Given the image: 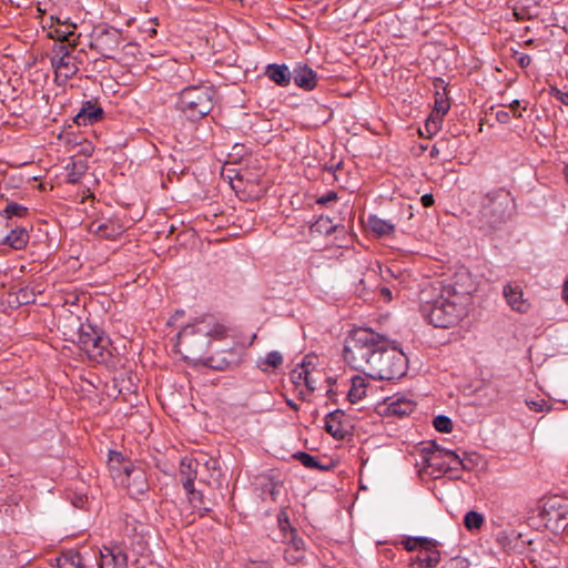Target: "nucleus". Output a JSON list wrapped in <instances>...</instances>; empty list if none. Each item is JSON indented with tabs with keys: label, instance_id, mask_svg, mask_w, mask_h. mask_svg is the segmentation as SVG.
Masks as SVG:
<instances>
[{
	"label": "nucleus",
	"instance_id": "nucleus-1",
	"mask_svg": "<svg viewBox=\"0 0 568 568\" xmlns=\"http://www.w3.org/2000/svg\"><path fill=\"white\" fill-rule=\"evenodd\" d=\"M389 341L371 328L351 331L344 344V361L373 379H390V358L386 355Z\"/></svg>",
	"mask_w": 568,
	"mask_h": 568
},
{
	"label": "nucleus",
	"instance_id": "nucleus-2",
	"mask_svg": "<svg viewBox=\"0 0 568 568\" xmlns=\"http://www.w3.org/2000/svg\"><path fill=\"white\" fill-rule=\"evenodd\" d=\"M225 327L213 316H202L179 332L175 347L190 361H201L213 338H222Z\"/></svg>",
	"mask_w": 568,
	"mask_h": 568
},
{
	"label": "nucleus",
	"instance_id": "nucleus-3",
	"mask_svg": "<svg viewBox=\"0 0 568 568\" xmlns=\"http://www.w3.org/2000/svg\"><path fill=\"white\" fill-rule=\"evenodd\" d=\"M516 213V202L506 187H496L485 193L478 212L479 229L486 233L500 231Z\"/></svg>",
	"mask_w": 568,
	"mask_h": 568
},
{
	"label": "nucleus",
	"instance_id": "nucleus-4",
	"mask_svg": "<svg viewBox=\"0 0 568 568\" xmlns=\"http://www.w3.org/2000/svg\"><path fill=\"white\" fill-rule=\"evenodd\" d=\"M464 296L452 287H445L440 295L422 306V313L435 327L447 328L457 324L466 314Z\"/></svg>",
	"mask_w": 568,
	"mask_h": 568
},
{
	"label": "nucleus",
	"instance_id": "nucleus-5",
	"mask_svg": "<svg viewBox=\"0 0 568 568\" xmlns=\"http://www.w3.org/2000/svg\"><path fill=\"white\" fill-rule=\"evenodd\" d=\"M214 91L209 85H190L179 97L178 109L190 120H200L213 109Z\"/></svg>",
	"mask_w": 568,
	"mask_h": 568
},
{
	"label": "nucleus",
	"instance_id": "nucleus-6",
	"mask_svg": "<svg viewBox=\"0 0 568 568\" xmlns=\"http://www.w3.org/2000/svg\"><path fill=\"white\" fill-rule=\"evenodd\" d=\"M77 343L80 349L93 362L108 363L112 357L110 338L91 325H80Z\"/></svg>",
	"mask_w": 568,
	"mask_h": 568
},
{
	"label": "nucleus",
	"instance_id": "nucleus-7",
	"mask_svg": "<svg viewBox=\"0 0 568 568\" xmlns=\"http://www.w3.org/2000/svg\"><path fill=\"white\" fill-rule=\"evenodd\" d=\"M201 468H205L206 470H211V478L215 481L220 480L221 469L219 467V463L215 459H209L204 464H201L200 460L184 457L180 463V475L181 481L184 489L187 494L199 495L201 497V491H197L194 488V480L197 475L201 473Z\"/></svg>",
	"mask_w": 568,
	"mask_h": 568
},
{
	"label": "nucleus",
	"instance_id": "nucleus-8",
	"mask_svg": "<svg viewBox=\"0 0 568 568\" xmlns=\"http://www.w3.org/2000/svg\"><path fill=\"white\" fill-rule=\"evenodd\" d=\"M280 525L283 530V542L287 545L284 552L286 561L294 565L301 562L305 557L304 540L298 536L296 529L290 527L287 520L285 524L280 521Z\"/></svg>",
	"mask_w": 568,
	"mask_h": 568
},
{
	"label": "nucleus",
	"instance_id": "nucleus-9",
	"mask_svg": "<svg viewBox=\"0 0 568 568\" xmlns=\"http://www.w3.org/2000/svg\"><path fill=\"white\" fill-rule=\"evenodd\" d=\"M51 64L57 79H62L63 81L71 79L79 70L77 59L64 44L59 45L58 51L51 58Z\"/></svg>",
	"mask_w": 568,
	"mask_h": 568
},
{
	"label": "nucleus",
	"instance_id": "nucleus-10",
	"mask_svg": "<svg viewBox=\"0 0 568 568\" xmlns=\"http://www.w3.org/2000/svg\"><path fill=\"white\" fill-rule=\"evenodd\" d=\"M120 45V33L116 29H102L97 32L91 41V48L95 49L102 57L112 59Z\"/></svg>",
	"mask_w": 568,
	"mask_h": 568
},
{
	"label": "nucleus",
	"instance_id": "nucleus-11",
	"mask_svg": "<svg viewBox=\"0 0 568 568\" xmlns=\"http://www.w3.org/2000/svg\"><path fill=\"white\" fill-rule=\"evenodd\" d=\"M422 457L425 467L440 468L439 459L449 458V463L460 464V456L450 449H446L435 442H428L422 449Z\"/></svg>",
	"mask_w": 568,
	"mask_h": 568
},
{
	"label": "nucleus",
	"instance_id": "nucleus-12",
	"mask_svg": "<svg viewBox=\"0 0 568 568\" xmlns=\"http://www.w3.org/2000/svg\"><path fill=\"white\" fill-rule=\"evenodd\" d=\"M129 493L133 497L143 495L149 489L146 475L141 466L126 463L122 466Z\"/></svg>",
	"mask_w": 568,
	"mask_h": 568
},
{
	"label": "nucleus",
	"instance_id": "nucleus-13",
	"mask_svg": "<svg viewBox=\"0 0 568 568\" xmlns=\"http://www.w3.org/2000/svg\"><path fill=\"white\" fill-rule=\"evenodd\" d=\"M434 546L423 545L415 557L410 558L409 565L414 568H435L442 559L438 549L439 542L433 539Z\"/></svg>",
	"mask_w": 568,
	"mask_h": 568
},
{
	"label": "nucleus",
	"instance_id": "nucleus-14",
	"mask_svg": "<svg viewBox=\"0 0 568 568\" xmlns=\"http://www.w3.org/2000/svg\"><path fill=\"white\" fill-rule=\"evenodd\" d=\"M292 79L298 88L306 91L317 85L316 72L306 64H297L292 72Z\"/></svg>",
	"mask_w": 568,
	"mask_h": 568
},
{
	"label": "nucleus",
	"instance_id": "nucleus-15",
	"mask_svg": "<svg viewBox=\"0 0 568 568\" xmlns=\"http://www.w3.org/2000/svg\"><path fill=\"white\" fill-rule=\"evenodd\" d=\"M100 568H128L126 554L119 547L101 551Z\"/></svg>",
	"mask_w": 568,
	"mask_h": 568
},
{
	"label": "nucleus",
	"instance_id": "nucleus-16",
	"mask_svg": "<svg viewBox=\"0 0 568 568\" xmlns=\"http://www.w3.org/2000/svg\"><path fill=\"white\" fill-rule=\"evenodd\" d=\"M504 296L507 304L518 313H526L529 308V303L523 297V291L518 285L507 284L504 286Z\"/></svg>",
	"mask_w": 568,
	"mask_h": 568
},
{
	"label": "nucleus",
	"instance_id": "nucleus-17",
	"mask_svg": "<svg viewBox=\"0 0 568 568\" xmlns=\"http://www.w3.org/2000/svg\"><path fill=\"white\" fill-rule=\"evenodd\" d=\"M6 240L2 245H7L13 250H22L29 242V233L26 227L13 226L12 222L9 223Z\"/></svg>",
	"mask_w": 568,
	"mask_h": 568
},
{
	"label": "nucleus",
	"instance_id": "nucleus-18",
	"mask_svg": "<svg viewBox=\"0 0 568 568\" xmlns=\"http://www.w3.org/2000/svg\"><path fill=\"white\" fill-rule=\"evenodd\" d=\"M90 231L104 239H115L123 233L124 227L118 222L105 220L92 222Z\"/></svg>",
	"mask_w": 568,
	"mask_h": 568
},
{
	"label": "nucleus",
	"instance_id": "nucleus-19",
	"mask_svg": "<svg viewBox=\"0 0 568 568\" xmlns=\"http://www.w3.org/2000/svg\"><path fill=\"white\" fill-rule=\"evenodd\" d=\"M101 118L102 109L91 101H87L75 114L73 121L77 125H88L99 121Z\"/></svg>",
	"mask_w": 568,
	"mask_h": 568
},
{
	"label": "nucleus",
	"instance_id": "nucleus-20",
	"mask_svg": "<svg viewBox=\"0 0 568 568\" xmlns=\"http://www.w3.org/2000/svg\"><path fill=\"white\" fill-rule=\"evenodd\" d=\"M344 416L343 412L336 409L329 414H327L325 418V429L328 434L337 439L344 438L346 434V429L342 424V417Z\"/></svg>",
	"mask_w": 568,
	"mask_h": 568
},
{
	"label": "nucleus",
	"instance_id": "nucleus-21",
	"mask_svg": "<svg viewBox=\"0 0 568 568\" xmlns=\"http://www.w3.org/2000/svg\"><path fill=\"white\" fill-rule=\"evenodd\" d=\"M408 356L393 341V379L402 378L407 374Z\"/></svg>",
	"mask_w": 568,
	"mask_h": 568
},
{
	"label": "nucleus",
	"instance_id": "nucleus-22",
	"mask_svg": "<svg viewBox=\"0 0 568 568\" xmlns=\"http://www.w3.org/2000/svg\"><path fill=\"white\" fill-rule=\"evenodd\" d=\"M265 74L280 87H287L291 83L292 72L285 64H270Z\"/></svg>",
	"mask_w": 568,
	"mask_h": 568
},
{
	"label": "nucleus",
	"instance_id": "nucleus-23",
	"mask_svg": "<svg viewBox=\"0 0 568 568\" xmlns=\"http://www.w3.org/2000/svg\"><path fill=\"white\" fill-rule=\"evenodd\" d=\"M416 408V402L399 393L393 394V416L404 417L412 414Z\"/></svg>",
	"mask_w": 568,
	"mask_h": 568
},
{
	"label": "nucleus",
	"instance_id": "nucleus-24",
	"mask_svg": "<svg viewBox=\"0 0 568 568\" xmlns=\"http://www.w3.org/2000/svg\"><path fill=\"white\" fill-rule=\"evenodd\" d=\"M367 230L376 237H382L390 232V223L379 219L375 214H369L365 221Z\"/></svg>",
	"mask_w": 568,
	"mask_h": 568
},
{
	"label": "nucleus",
	"instance_id": "nucleus-25",
	"mask_svg": "<svg viewBox=\"0 0 568 568\" xmlns=\"http://www.w3.org/2000/svg\"><path fill=\"white\" fill-rule=\"evenodd\" d=\"M366 381L364 377L356 375L352 378V385L347 393L348 400L353 404L358 403L366 395Z\"/></svg>",
	"mask_w": 568,
	"mask_h": 568
},
{
	"label": "nucleus",
	"instance_id": "nucleus-26",
	"mask_svg": "<svg viewBox=\"0 0 568 568\" xmlns=\"http://www.w3.org/2000/svg\"><path fill=\"white\" fill-rule=\"evenodd\" d=\"M402 545L403 548L407 551H415L418 550L423 545H430L433 544V538L428 537H409V536H403L400 540H393V545Z\"/></svg>",
	"mask_w": 568,
	"mask_h": 568
},
{
	"label": "nucleus",
	"instance_id": "nucleus-27",
	"mask_svg": "<svg viewBox=\"0 0 568 568\" xmlns=\"http://www.w3.org/2000/svg\"><path fill=\"white\" fill-rule=\"evenodd\" d=\"M58 568H83L82 557L79 552H65L58 558Z\"/></svg>",
	"mask_w": 568,
	"mask_h": 568
},
{
	"label": "nucleus",
	"instance_id": "nucleus-28",
	"mask_svg": "<svg viewBox=\"0 0 568 568\" xmlns=\"http://www.w3.org/2000/svg\"><path fill=\"white\" fill-rule=\"evenodd\" d=\"M449 462H450L449 458L439 459V463L443 466H440V468H432L433 474L434 473L448 474V473L457 471L459 469L470 470V466L468 464H466L465 459L460 458V464H455L454 462L453 463H449Z\"/></svg>",
	"mask_w": 568,
	"mask_h": 568
},
{
	"label": "nucleus",
	"instance_id": "nucleus-29",
	"mask_svg": "<svg viewBox=\"0 0 568 568\" xmlns=\"http://www.w3.org/2000/svg\"><path fill=\"white\" fill-rule=\"evenodd\" d=\"M28 209L16 202L8 203L6 207L0 212V215H6L7 220L11 222L13 216L22 217L27 214Z\"/></svg>",
	"mask_w": 568,
	"mask_h": 568
},
{
	"label": "nucleus",
	"instance_id": "nucleus-30",
	"mask_svg": "<svg viewBox=\"0 0 568 568\" xmlns=\"http://www.w3.org/2000/svg\"><path fill=\"white\" fill-rule=\"evenodd\" d=\"M464 525L468 530L479 529L484 525V516L475 510H469L464 517Z\"/></svg>",
	"mask_w": 568,
	"mask_h": 568
},
{
	"label": "nucleus",
	"instance_id": "nucleus-31",
	"mask_svg": "<svg viewBox=\"0 0 568 568\" xmlns=\"http://www.w3.org/2000/svg\"><path fill=\"white\" fill-rule=\"evenodd\" d=\"M307 365H310V362H306L304 359L303 363L298 367L294 368L291 372V381L296 386L304 385V381L307 376Z\"/></svg>",
	"mask_w": 568,
	"mask_h": 568
},
{
	"label": "nucleus",
	"instance_id": "nucleus-32",
	"mask_svg": "<svg viewBox=\"0 0 568 568\" xmlns=\"http://www.w3.org/2000/svg\"><path fill=\"white\" fill-rule=\"evenodd\" d=\"M443 118L440 115H437L435 113H430L425 122V131L429 136L437 133L442 126Z\"/></svg>",
	"mask_w": 568,
	"mask_h": 568
},
{
	"label": "nucleus",
	"instance_id": "nucleus-33",
	"mask_svg": "<svg viewBox=\"0 0 568 568\" xmlns=\"http://www.w3.org/2000/svg\"><path fill=\"white\" fill-rule=\"evenodd\" d=\"M450 108L449 101L438 91L435 94V106L432 113L444 116Z\"/></svg>",
	"mask_w": 568,
	"mask_h": 568
},
{
	"label": "nucleus",
	"instance_id": "nucleus-34",
	"mask_svg": "<svg viewBox=\"0 0 568 568\" xmlns=\"http://www.w3.org/2000/svg\"><path fill=\"white\" fill-rule=\"evenodd\" d=\"M294 457L301 462V464L310 469H323L317 459L312 455L300 452L294 455Z\"/></svg>",
	"mask_w": 568,
	"mask_h": 568
},
{
	"label": "nucleus",
	"instance_id": "nucleus-35",
	"mask_svg": "<svg viewBox=\"0 0 568 568\" xmlns=\"http://www.w3.org/2000/svg\"><path fill=\"white\" fill-rule=\"evenodd\" d=\"M433 425L436 430L440 433H450L453 429V422L445 415H438L434 418Z\"/></svg>",
	"mask_w": 568,
	"mask_h": 568
},
{
	"label": "nucleus",
	"instance_id": "nucleus-36",
	"mask_svg": "<svg viewBox=\"0 0 568 568\" xmlns=\"http://www.w3.org/2000/svg\"><path fill=\"white\" fill-rule=\"evenodd\" d=\"M282 363L283 357L281 353L272 351L266 355L265 359L263 361V365H265L266 367H263L262 369L266 371L267 367L277 368Z\"/></svg>",
	"mask_w": 568,
	"mask_h": 568
},
{
	"label": "nucleus",
	"instance_id": "nucleus-37",
	"mask_svg": "<svg viewBox=\"0 0 568 568\" xmlns=\"http://www.w3.org/2000/svg\"><path fill=\"white\" fill-rule=\"evenodd\" d=\"M67 169L69 170L68 181L70 183H78L84 172V166L80 165L79 168L78 164L73 163L71 169L69 166Z\"/></svg>",
	"mask_w": 568,
	"mask_h": 568
},
{
	"label": "nucleus",
	"instance_id": "nucleus-38",
	"mask_svg": "<svg viewBox=\"0 0 568 568\" xmlns=\"http://www.w3.org/2000/svg\"><path fill=\"white\" fill-rule=\"evenodd\" d=\"M125 465L124 457L121 453L118 452H110L109 455V465L112 469H118L121 465Z\"/></svg>",
	"mask_w": 568,
	"mask_h": 568
},
{
	"label": "nucleus",
	"instance_id": "nucleus-39",
	"mask_svg": "<svg viewBox=\"0 0 568 568\" xmlns=\"http://www.w3.org/2000/svg\"><path fill=\"white\" fill-rule=\"evenodd\" d=\"M513 16L517 21H524L530 19L531 16L526 7H514Z\"/></svg>",
	"mask_w": 568,
	"mask_h": 568
},
{
	"label": "nucleus",
	"instance_id": "nucleus-40",
	"mask_svg": "<svg viewBox=\"0 0 568 568\" xmlns=\"http://www.w3.org/2000/svg\"><path fill=\"white\" fill-rule=\"evenodd\" d=\"M9 223L10 221L7 220L6 215H0V245H2V242L6 240L4 236H7Z\"/></svg>",
	"mask_w": 568,
	"mask_h": 568
},
{
	"label": "nucleus",
	"instance_id": "nucleus-41",
	"mask_svg": "<svg viewBox=\"0 0 568 568\" xmlns=\"http://www.w3.org/2000/svg\"><path fill=\"white\" fill-rule=\"evenodd\" d=\"M304 386L306 387L308 393H312L316 388V379L313 377V373L307 367V376L304 381Z\"/></svg>",
	"mask_w": 568,
	"mask_h": 568
},
{
	"label": "nucleus",
	"instance_id": "nucleus-42",
	"mask_svg": "<svg viewBox=\"0 0 568 568\" xmlns=\"http://www.w3.org/2000/svg\"><path fill=\"white\" fill-rule=\"evenodd\" d=\"M376 410L381 416H387L390 414V403L387 402V398L376 406Z\"/></svg>",
	"mask_w": 568,
	"mask_h": 568
},
{
	"label": "nucleus",
	"instance_id": "nucleus-43",
	"mask_svg": "<svg viewBox=\"0 0 568 568\" xmlns=\"http://www.w3.org/2000/svg\"><path fill=\"white\" fill-rule=\"evenodd\" d=\"M337 199V195L335 192L331 191L328 192L327 194H325L324 196H321L318 200H317V203L318 204H327L332 201H335Z\"/></svg>",
	"mask_w": 568,
	"mask_h": 568
},
{
	"label": "nucleus",
	"instance_id": "nucleus-44",
	"mask_svg": "<svg viewBox=\"0 0 568 568\" xmlns=\"http://www.w3.org/2000/svg\"><path fill=\"white\" fill-rule=\"evenodd\" d=\"M510 111L513 112L514 116L517 119H520L523 115L520 112H518V108L520 106L519 100H514L509 104H507Z\"/></svg>",
	"mask_w": 568,
	"mask_h": 568
},
{
	"label": "nucleus",
	"instance_id": "nucleus-45",
	"mask_svg": "<svg viewBox=\"0 0 568 568\" xmlns=\"http://www.w3.org/2000/svg\"><path fill=\"white\" fill-rule=\"evenodd\" d=\"M517 62L521 68H527L531 63V58L526 53H520Z\"/></svg>",
	"mask_w": 568,
	"mask_h": 568
},
{
	"label": "nucleus",
	"instance_id": "nucleus-46",
	"mask_svg": "<svg viewBox=\"0 0 568 568\" xmlns=\"http://www.w3.org/2000/svg\"><path fill=\"white\" fill-rule=\"evenodd\" d=\"M526 403L528 407L535 412H541L545 404L544 400H527Z\"/></svg>",
	"mask_w": 568,
	"mask_h": 568
},
{
	"label": "nucleus",
	"instance_id": "nucleus-47",
	"mask_svg": "<svg viewBox=\"0 0 568 568\" xmlns=\"http://www.w3.org/2000/svg\"><path fill=\"white\" fill-rule=\"evenodd\" d=\"M496 119L498 122L506 124L509 122L510 116L507 111L500 110L496 112Z\"/></svg>",
	"mask_w": 568,
	"mask_h": 568
},
{
	"label": "nucleus",
	"instance_id": "nucleus-48",
	"mask_svg": "<svg viewBox=\"0 0 568 568\" xmlns=\"http://www.w3.org/2000/svg\"><path fill=\"white\" fill-rule=\"evenodd\" d=\"M420 202L422 204L425 206V207H430L432 205H434L435 203V200H434V196L433 194H424L422 197H420Z\"/></svg>",
	"mask_w": 568,
	"mask_h": 568
},
{
	"label": "nucleus",
	"instance_id": "nucleus-49",
	"mask_svg": "<svg viewBox=\"0 0 568 568\" xmlns=\"http://www.w3.org/2000/svg\"><path fill=\"white\" fill-rule=\"evenodd\" d=\"M190 495V501L193 504L194 507L201 508L203 505V495L201 494V497L199 495Z\"/></svg>",
	"mask_w": 568,
	"mask_h": 568
},
{
	"label": "nucleus",
	"instance_id": "nucleus-50",
	"mask_svg": "<svg viewBox=\"0 0 568 568\" xmlns=\"http://www.w3.org/2000/svg\"><path fill=\"white\" fill-rule=\"evenodd\" d=\"M207 365L214 369L223 371L227 366V363H225V362L214 363V358H209Z\"/></svg>",
	"mask_w": 568,
	"mask_h": 568
},
{
	"label": "nucleus",
	"instance_id": "nucleus-51",
	"mask_svg": "<svg viewBox=\"0 0 568 568\" xmlns=\"http://www.w3.org/2000/svg\"><path fill=\"white\" fill-rule=\"evenodd\" d=\"M442 143H443V142H439V143H435V144L433 145V148H432V150H430V153H429L430 158H433V159H434V158H437V156L439 155V152H440V144H442Z\"/></svg>",
	"mask_w": 568,
	"mask_h": 568
},
{
	"label": "nucleus",
	"instance_id": "nucleus-52",
	"mask_svg": "<svg viewBox=\"0 0 568 568\" xmlns=\"http://www.w3.org/2000/svg\"><path fill=\"white\" fill-rule=\"evenodd\" d=\"M557 100H559L562 104L568 106V92L560 91L559 95L557 97Z\"/></svg>",
	"mask_w": 568,
	"mask_h": 568
},
{
	"label": "nucleus",
	"instance_id": "nucleus-53",
	"mask_svg": "<svg viewBox=\"0 0 568 568\" xmlns=\"http://www.w3.org/2000/svg\"><path fill=\"white\" fill-rule=\"evenodd\" d=\"M562 300L568 304V278L564 282L562 285Z\"/></svg>",
	"mask_w": 568,
	"mask_h": 568
},
{
	"label": "nucleus",
	"instance_id": "nucleus-54",
	"mask_svg": "<svg viewBox=\"0 0 568 568\" xmlns=\"http://www.w3.org/2000/svg\"><path fill=\"white\" fill-rule=\"evenodd\" d=\"M413 207L412 205H408L407 207H404L403 209V215L405 216V219L409 220L413 217Z\"/></svg>",
	"mask_w": 568,
	"mask_h": 568
},
{
	"label": "nucleus",
	"instance_id": "nucleus-55",
	"mask_svg": "<svg viewBox=\"0 0 568 568\" xmlns=\"http://www.w3.org/2000/svg\"><path fill=\"white\" fill-rule=\"evenodd\" d=\"M434 87L436 89H445V81L442 78H436L434 80Z\"/></svg>",
	"mask_w": 568,
	"mask_h": 568
},
{
	"label": "nucleus",
	"instance_id": "nucleus-56",
	"mask_svg": "<svg viewBox=\"0 0 568 568\" xmlns=\"http://www.w3.org/2000/svg\"><path fill=\"white\" fill-rule=\"evenodd\" d=\"M560 91H561V90H559V89H558L557 87H555V85H550V87H549V94H550L551 97L556 98V99H557V97L559 95Z\"/></svg>",
	"mask_w": 568,
	"mask_h": 568
},
{
	"label": "nucleus",
	"instance_id": "nucleus-57",
	"mask_svg": "<svg viewBox=\"0 0 568 568\" xmlns=\"http://www.w3.org/2000/svg\"><path fill=\"white\" fill-rule=\"evenodd\" d=\"M560 91H561V90H559V89H558L557 87H555V85H550V87H549V94H550L551 97L556 98V99H557V97L559 95Z\"/></svg>",
	"mask_w": 568,
	"mask_h": 568
},
{
	"label": "nucleus",
	"instance_id": "nucleus-58",
	"mask_svg": "<svg viewBox=\"0 0 568 568\" xmlns=\"http://www.w3.org/2000/svg\"><path fill=\"white\" fill-rule=\"evenodd\" d=\"M57 32H58V36H57V37H58V38H61V39H63V40H68V36L72 34V32H71V31H69V32H63V33H60L59 31H57Z\"/></svg>",
	"mask_w": 568,
	"mask_h": 568
},
{
	"label": "nucleus",
	"instance_id": "nucleus-59",
	"mask_svg": "<svg viewBox=\"0 0 568 568\" xmlns=\"http://www.w3.org/2000/svg\"><path fill=\"white\" fill-rule=\"evenodd\" d=\"M562 174H564L565 181L568 183V163L565 164V166L562 169Z\"/></svg>",
	"mask_w": 568,
	"mask_h": 568
},
{
	"label": "nucleus",
	"instance_id": "nucleus-60",
	"mask_svg": "<svg viewBox=\"0 0 568 568\" xmlns=\"http://www.w3.org/2000/svg\"><path fill=\"white\" fill-rule=\"evenodd\" d=\"M382 293H383L385 296L390 297V290H389L388 287H382Z\"/></svg>",
	"mask_w": 568,
	"mask_h": 568
},
{
	"label": "nucleus",
	"instance_id": "nucleus-61",
	"mask_svg": "<svg viewBox=\"0 0 568 568\" xmlns=\"http://www.w3.org/2000/svg\"><path fill=\"white\" fill-rule=\"evenodd\" d=\"M148 32H149V34H150L151 37H155V36H156V33H158V31H156V29H155V28H151Z\"/></svg>",
	"mask_w": 568,
	"mask_h": 568
},
{
	"label": "nucleus",
	"instance_id": "nucleus-62",
	"mask_svg": "<svg viewBox=\"0 0 568 568\" xmlns=\"http://www.w3.org/2000/svg\"><path fill=\"white\" fill-rule=\"evenodd\" d=\"M466 460V464H468L470 466V469L473 468V460L470 458H467V456L465 455V457L463 458Z\"/></svg>",
	"mask_w": 568,
	"mask_h": 568
},
{
	"label": "nucleus",
	"instance_id": "nucleus-63",
	"mask_svg": "<svg viewBox=\"0 0 568 568\" xmlns=\"http://www.w3.org/2000/svg\"><path fill=\"white\" fill-rule=\"evenodd\" d=\"M287 404L294 408V409H297V405L295 403H293L292 400H287Z\"/></svg>",
	"mask_w": 568,
	"mask_h": 568
},
{
	"label": "nucleus",
	"instance_id": "nucleus-64",
	"mask_svg": "<svg viewBox=\"0 0 568 568\" xmlns=\"http://www.w3.org/2000/svg\"><path fill=\"white\" fill-rule=\"evenodd\" d=\"M532 42H534V40H532V39H530V40H527V41H526V44H527V45H530V44H532Z\"/></svg>",
	"mask_w": 568,
	"mask_h": 568
}]
</instances>
